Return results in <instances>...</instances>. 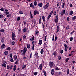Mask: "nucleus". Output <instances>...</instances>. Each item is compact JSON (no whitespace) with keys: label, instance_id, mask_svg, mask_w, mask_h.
Here are the masks:
<instances>
[{"label":"nucleus","instance_id":"obj_17","mask_svg":"<svg viewBox=\"0 0 76 76\" xmlns=\"http://www.w3.org/2000/svg\"><path fill=\"white\" fill-rule=\"evenodd\" d=\"M5 47V45L4 44L2 45L1 47V48H2V49L4 48V47Z\"/></svg>","mask_w":76,"mask_h":76},{"label":"nucleus","instance_id":"obj_8","mask_svg":"<svg viewBox=\"0 0 76 76\" xmlns=\"http://www.w3.org/2000/svg\"><path fill=\"white\" fill-rule=\"evenodd\" d=\"M35 39V37L34 36H32L31 38L30 39V41H34Z\"/></svg>","mask_w":76,"mask_h":76},{"label":"nucleus","instance_id":"obj_15","mask_svg":"<svg viewBox=\"0 0 76 76\" xmlns=\"http://www.w3.org/2000/svg\"><path fill=\"white\" fill-rule=\"evenodd\" d=\"M4 39H5L4 37L2 38V39L1 40V42L3 43V42H4Z\"/></svg>","mask_w":76,"mask_h":76},{"label":"nucleus","instance_id":"obj_16","mask_svg":"<svg viewBox=\"0 0 76 76\" xmlns=\"http://www.w3.org/2000/svg\"><path fill=\"white\" fill-rule=\"evenodd\" d=\"M34 47H35V43H34L32 48H31L32 50H34Z\"/></svg>","mask_w":76,"mask_h":76},{"label":"nucleus","instance_id":"obj_10","mask_svg":"<svg viewBox=\"0 0 76 76\" xmlns=\"http://www.w3.org/2000/svg\"><path fill=\"white\" fill-rule=\"evenodd\" d=\"M39 67L40 70H42V64H40Z\"/></svg>","mask_w":76,"mask_h":76},{"label":"nucleus","instance_id":"obj_37","mask_svg":"<svg viewBox=\"0 0 76 76\" xmlns=\"http://www.w3.org/2000/svg\"><path fill=\"white\" fill-rule=\"evenodd\" d=\"M11 16V14H10L7 15V18H9Z\"/></svg>","mask_w":76,"mask_h":76},{"label":"nucleus","instance_id":"obj_26","mask_svg":"<svg viewBox=\"0 0 76 76\" xmlns=\"http://www.w3.org/2000/svg\"><path fill=\"white\" fill-rule=\"evenodd\" d=\"M10 61L11 62H13L14 61L13 60V58H10Z\"/></svg>","mask_w":76,"mask_h":76},{"label":"nucleus","instance_id":"obj_6","mask_svg":"<svg viewBox=\"0 0 76 76\" xmlns=\"http://www.w3.org/2000/svg\"><path fill=\"white\" fill-rule=\"evenodd\" d=\"M53 65H54V63H53V62H50L49 63V66L50 67H52L53 66Z\"/></svg>","mask_w":76,"mask_h":76},{"label":"nucleus","instance_id":"obj_1","mask_svg":"<svg viewBox=\"0 0 76 76\" xmlns=\"http://www.w3.org/2000/svg\"><path fill=\"white\" fill-rule=\"evenodd\" d=\"M27 51V48H26V47H25L23 49V56H25V53Z\"/></svg>","mask_w":76,"mask_h":76},{"label":"nucleus","instance_id":"obj_11","mask_svg":"<svg viewBox=\"0 0 76 76\" xmlns=\"http://www.w3.org/2000/svg\"><path fill=\"white\" fill-rule=\"evenodd\" d=\"M60 31V26H58L57 27V31L59 32Z\"/></svg>","mask_w":76,"mask_h":76},{"label":"nucleus","instance_id":"obj_58","mask_svg":"<svg viewBox=\"0 0 76 76\" xmlns=\"http://www.w3.org/2000/svg\"><path fill=\"white\" fill-rule=\"evenodd\" d=\"M69 60V58H67L66 60V62H67Z\"/></svg>","mask_w":76,"mask_h":76},{"label":"nucleus","instance_id":"obj_62","mask_svg":"<svg viewBox=\"0 0 76 76\" xmlns=\"http://www.w3.org/2000/svg\"><path fill=\"white\" fill-rule=\"evenodd\" d=\"M56 70H59L58 68V67H57V66L56 67Z\"/></svg>","mask_w":76,"mask_h":76},{"label":"nucleus","instance_id":"obj_40","mask_svg":"<svg viewBox=\"0 0 76 76\" xmlns=\"http://www.w3.org/2000/svg\"><path fill=\"white\" fill-rule=\"evenodd\" d=\"M57 74H58V75H61V72H58L57 73Z\"/></svg>","mask_w":76,"mask_h":76},{"label":"nucleus","instance_id":"obj_24","mask_svg":"<svg viewBox=\"0 0 76 76\" xmlns=\"http://www.w3.org/2000/svg\"><path fill=\"white\" fill-rule=\"evenodd\" d=\"M34 6H37V2H36V1H35L34 2Z\"/></svg>","mask_w":76,"mask_h":76},{"label":"nucleus","instance_id":"obj_36","mask_svg":"<svg viewBox=\"0 0 76 76\" xmlns=\"http://www.w3.org/2000/svg\"><path fill=\"white\" fill-rule=\"evenodd\" d=\"M64 47H65V48H68V47H67V45L66 44H64Z\"/></svg>","mask_w":76,"mask_h":76},{"label":"nucleus","instance_id":"obj_61","mask_svg":"<svg viewBox=\"0 0 76 76\" xmlns=\"http://www.w3.org/2000/svg\"><path fill=\"white\" fill-rule=\"evenodd\" d=\"M69 6L70 7H73V5H72V4H70L69 5Z\"/></svg>","mask_w":76,"mask_h":76},{"label":"nucleus","instance_id":"obj_35","mask_svg":"<svg viewBox=\"0 0 76 76\" xmlns=\"http://www.w3.org/2000/svg\"><path fill=\"white\" fill-rule=\"evenodd\" d=\"M26 66L25 65H23L22 67V69H25V67H26Z\"/></svg>","mask_w":76,"mask_h":76},{"label":"nucleus","instance_id":"obj_51","mask_svg":"<svg viewBox=\"0 0 76 76\" xmlns=\"http://www.w3.org/2000/svg\"><path fill=\"white\" fill-rule=\"evenodd\" d=\"M70 41H73V37H71L70 39Z\"/></svg>","mask_w":76,"mask_h":76},{"label":"nucleus","instance_id":"obj_29","mask_svg":"<svg viewBox=\"0 0 76 76\" xmlns=\"http://www.w3.org/2000/svg\"><path fill=\"white\" fill-rule=\"evenodd\" d=\"M69 69H67V75H69Z\"/></svg>","mask_w":76,"mask_h":76},{"label":"nucleus","instance_id":"obj_42","mask_svg":"<svg viewBox=\"0 0 76 76\" xmlns=\"http://www.w3.org/2000/svg\"><path fill=\"white\" fill-rule=\"evenodd\" d=\"M27 30L26 29V28H25L23 30V32H26Z\"/></svg>","mask_w":76,"mask_h":76},{"label":"nucleus","instance_id":"obj_9","mask_svg":"<svg viewBox=\"0 0 76 76\" xmlns=\"http://www.w3.org/2000/svg\"><path fill=\"white\" fill-rule=\"evenodd\" d=\"M39 13V12L37 11H35L34 12V15H36V14L38 15Z\"/></svg>","mask_w":76,"mask_h":76},{"label":"nucleus","instance_id":"obj_33","mask_svg":"<svg viewBox=\"0 0 76 76\" xmlns=\"http://www.w3.org/2000/svg\"><path fill=\"white\" fill-rule=\"evenodd\" d=\"M37 74H38V72H36L34 73V75L35 76H37Z\"/></svg>","mask_w":76,"mask_h":76},{"label":"nucleus","instance_id":"obj_14","mask_svg":"<svg viewBox=\"0 0 76 76\" xmlns=\"http://www.w3.org/2000/svg\"><path fill=\"white\" fill-rule=\"evenodd\" d=\"M38 6L39 7H42V3H39L38 4Z\"/></svg>","mask_w":76,"mask_h":76},{"label":"nucleus","instance_id":"obj_12","mask_svg":"<svg viewBox=\"0 0 76 76\" xmlns=\"http://www.w3.org/2000/svg\"><path fill=\"white\" fill-rule=\"evenodd\" d=\"M51 74L52 75H53L54 74V70L53 69L51 71Z\"/></svg>","mask_w":76,"mask_h":76},{"label":"nucleus","instance_id":"obj_20","mask_svg":"<svg viewBox=\"0 0 76 76\" xmlns=\"http://www.w3.org/2000/svg\"><path fill=\"white\" fill-rule=\"evenodd\" d=\"M42 19L43 21L45 22V17H44V16H42Z\"/></svg>","mask_w":76,"mask_h":76},{"label":"nucleus","instance_id":"obj_43","mask_svg":"<svg viewBox=\"0 0 76 76\" xmlns=\"http://www.w3.org/2000/svg\"><path fill=\"white\" fill-rule=\"evenodd\" d=\"M4 29H2L0 30V32H4Z\"/></svg>","mask_w":76,"mask_h":76},{"label":"nucleus","instance_id":"obj_48","mask_svg":"<svg viewBox=\"0 0 76 76\" xmlns=\"http://www.w3.org/2000/svg\"><path fill=\"white\" fill-rule=\"evenodd\" d=\"M60 53H61V54H63V50H61Z\"/></svg>","mask_w":76,"mask_h":76},{"label":"nucleus","instance_id":"obj_44","mask_svg":"<svg viewBox=\"0 0 76 76\" xmlns=\"http://www.w3.org/2000/svg\"><path fill=\"white\" fill-rule=\"evenodd\" d=\"M69 29V26H67L66 27V30H68Z\"/></svg>","mask_w":76,"mask_h":76},{"label":"nucleus","instance_id":"obj_56","mask_svg":"<svg viewBox=\"0 0 76 76\" xmlns=\"http://www.w3.org/2000/svg\"><path fill=\"white\" fill-rule=\"evenodd\" d=\"M47 39V36H45V41H46V39Z\"/></svg>","mask_w":76,"mask_h":76},{"label":"nucleus","instance_id":"obj_49","mask_svg":"<svg viewBox=\"0 0 76 76\" xmlns=\"http://www.w3.org/2000/svg\"><path fill=\"white\" fill-rule=\"evenodd\" d=\"M44 75L45 76H46L47 75V72L45 71L44 72Z\"/></svg>","mask_w":76,"mask_h":76},{"label":"nucleus","instance_id":"obj_2","mask_svg":"<svg viewBox=\"0 0 76 76\" xmlns=\"http://www.w3.org/2000/svg\"><path fill=\"white\" fill-rule=\"evenodd\" d=\"M15 33L14 34V33H13V32H12V39L13 41H14L15 40Z\"/></svg>","mask_w":76,"mask_h":76},{"label":"nucleus","instance_id":"obj_55","mask_svg":"<svg viewBox=\"0 0 76 76\" xmlns=\"http://www.w3.org/2000/svg\"><path fill=\"white\" fill-rule=\"evenodd\" d=\"M11 44L12 45H14V44H15V42L14 41L12 42H11Z\"/></svg>","mask_w":76,"mask_h":76},{"label":"nucleus","instance_id":"obj_63","mask_svg":"<svg viewBox=\"0 0 76 76\" xmlns=\"http://www.w3.org/2000/svg\"><path fill=\"white\" fill-rule=\"evenodd\" d=\"M75 30H74L73 31H72L71 33V34H73V33H74V32H75Z\"/></svg>","mask_w":76,"mask_h":76},{"label":"nucleus","instance_id":"obj_7","mask_svg":"<svg viewBox=\"0 0 76 76\" xmlns=\"http://www.w3.org/2000/svg\"><path fill=\"white\" fill-rule=\"evenodd\" d=\"M65 13V10H64L63 11H62L61 12V15L62 16L63 15H64Z\"/></svg>","mask_w":76,"mask_h":76},{"label":"nucleus","instance_id":"obj_52","mask_svg":"<svg viewBox=\"0 0 76 76\" xmlns=\"http://www.w3.org/2000/svg\"><path fill=\"white\" fill-rule=\"evenodd\" d=\"M65 4V3H64L62 5V8H63L64 7Z\"/></svg>","mask_w":76,"mask_h":76},{"label":"nucleus","instance_id":"obj_46","mask_svg":"<svg viewBox=\"0 0 76 76\" xmlns=\"http://www.w3.org/2000/svg\"><path fill=\"white\" fill-rule=\"evenodd\" d=\"M54 35H53V38H52L53 41H54Z\"/></svg>","mask_w":76,"mask_h":76},{"label":"nucleus","instance_id":"obj_21","mask_svg":"<svg viewBox=\"0 0 76 76\" xmlns=\"http://www.w3.org/2000/svg\"><path fill=\"white\" fill-rule=\"evenodd\" d=\"M72 14H73V11H70L69 12V15H72Z\"/></svg>","mask_w":76,"mask_h":76},{"label":"nucleus","instance_id":"obj_38","mask_svg":"<svg viewBox=\"0 0 76 76\" xmlns=\"http://www.w3.org/2000/svg\"><path fill=\"white\" fill-rule=\"evenodd\" d=\"M54 56H56L57 55V52H55L53 53Z\"/></svg>","mask_w":76,"mask_h":76},{"label":"nucleus","instance_id":"obj_50","mask_svg":"<svg viewBox=\"0 0 76 76\" xmlns=\"http://www.w3.org/2000/svg\"><path fill=\"white\" fill-rule=\"evenodd\" d=\"M0 17L1 18H3V15H0Z\"/></svg>","mask_w":76,"mask_h":76},{"label":"nucleus","instance_id":"obj_39","mask_svg":"<svg viewBox=\"0 0 76 76\" xmlns=\"http://www.w3.org/2000/svg\"><path fill=\"white\" fill-rule=\"evenodd\" d=\"M26 36L25 35H24V36H23V40H25L26 39Z\"/></svg>","mask_w":76,"mask_h":76},{"label":"nucleus","instance_id":"obj_57","mask_svg":"<svg viewBox=\"0 0 76 76\" xmlns=\"http://www.w3.org/2000/svg\"><path fill=\"white\" fill-rule=\"evenodd\" d=\"M57 13V12L56 11H54L53 14L54 15H56V14Z\"/></svg>","mask_w":76,"mask_h":76},{"label":"nucleus","instance_id":"obj_54","mask_svg":"<svg viewBox=\"0 0 76 76\" xmlns=\"http://www.w3.org/2000/svg\"><path fill=\"white\" fill-rule=\"evenodd\" d=\"M36 57H38V52H36L35 54Z\"/></svg>","mask_w":76,"mask_h":76},{"label":"nucleus","instance_id":"obj_27","mask_svg":"<svg viewBox=\"0 0 76 76\" xmlns=\"http://www.w3.org/2000/svg\"><path fill=\"white\" fill-rule=\"evenodd\" d=\"M14 58V60H16V59H17V56H16V55H15Z\"/></svg>","mask_w":76,"mask_h":76},{"label":"nucleus","instance_id":"obj_30","mask_svg":"<svg viewBox=\"0 0 76 76\" xmlns=\"http://www.w3.org/2000/svg\"><path fill=\"white\" fill-rule=\"evenodd\" d=\"M12 56H13V54L12 53H10V57L12 58Z\"/></svg>","mask_w":76,"mask_h":76},{"label":"nucleus","instance_id":"obj_28","mask_svg":"<svg viewBox=\"0 0 76 76\" xmlns=\"http://www.w3.org/2000/svg\"><path fill=\"white\" fill-rule=\"evenodd\" d=\"M27 48H28V49H29V48H30V45L29 44H28L27 45Z\"/></svg>","mask_w":76,"mask_h":76},{"label":"nucleus","instance_id":"obj_5","mask_svg":"<svg viewBox=\"0 0 76 76\" xmlns=\"http://www.w3.org/2000/svg\"><path fill=\"white\" fill-rule=\"evenodd\" d=\"M58 15H57L56 16L55 20V22L56 23H57L58 22Z\"/></svg>","mask_w":76,"mask_h":76},{"label":"nucleus","instance_id":"obj_31","mask_svg":"<svg viewBox=\"0 0 76 76\" xmlns=\"http://www.w3.org/2000/svg\"><path fill=\"white\" fill-rule=\"evenodd\" d=\"M4 13H5L6 15H7L8 14H9V12H4Z\"/></svg>","mask_w":76,"mask_h":76},{"label":"nucleus","instance_id":"obj_22","mask_svg":"<svg viewBox=\"0 0 76 76\" xmlns=\"http://www.w3.org/2000/svg\"><path fill=\"white\" fill-rule=\"evenodd\" d=\"M41 17H40V19L39 20V23L41 24Z\"/></svg>","mask_w":76,"mask_h":76},{"label":"nucleus","instance_id":"obj_25","mask_svg":"<svg viewBox=\"0 0 76 76\" xmlns=\"http://www.w3.org/2000/svg\"><path fill=\"white\" fill-rule=\"evenodd\" d=\"M4 54L5 55H7L8 54V52L7 51H6L4 52Z\"/></svg>","mask_w":76,"mask_h":76},{"label":"nucleus","instance_id":"obj_34","mask_svg":"<svg viewBox=\"0 0 76 76\" xmlns=\"http://www.w3.org/2000/svg\"><path fill=\"white\" fill-rule=\"evenodd\" d=\"M11 50V48L10 47H8L7 48V50L10 51Z\"/></svg>","mask_w":76,"mask_h":76},{"label":"nucleus","instance_id":"obj_32","mask_svg":"<svg viewBox=\"0 0 76 76\" xmlns=\"http://www.w3.org/2000/svg\"><path fill=\"white\" fill-rule=\"evenodd\" d=\"M19 13L20 14H23V12L22 11H19Z\"/></svg>","mask_w":76,"mask_h":76},{"label":"nucleus","instance_id":"obj_13","mask_svg":"<svg viewBox=\"0 0 76 76\" xmlns=\"http://www.w3.org/2000/svg\"><path fill=\"white\" fill-rule=\"evenodd\" d=\"M42 40H39V43L40 45H41V44H42Z\"/></svg>","mask_w":76,"mask_h":76},{"label":"nucleus","instance_id":"obj_23","mask_svg":"<svg viewBox=\"0 0 76 76\" xmlns=\"http://www.w3.org/2000/svg\"><path fill=\"white\" fill-rule=\"evenodd\" d=\"M40 53L41 54H43V49L42 48L41 49V50L40 51Z\"/></svg>","mask_w":76,"mask_h":76},{"label":"nucleus","instance_id":"obj_3","mask_svg":"<svg viewBox=\"0 0 76 76\" xmlns=\"http://www.w3.org/2000/svg\"><path fill=\"white\" fill-rule=\"evenodd\" d=\"M50 4L49 3H48L47 4H46V5H44L43 8L44 9H46L48 8V6H49V5Z\"/></svg>","mask_w":76,"mask_h":76},{"label":"nucleus","instance_id":"obj_60","mask_svg":"<svg viewBox=\"0 0 76 76\" xmlns=\"http://www.w3.org/2000/svg\"><path fill=\"white\" fill-rule=\"evenodd\" d=\"M65 48V51H67V48Z\"/></svg>","mask_w":76,"mask_h":76},{"label":"nucleus","instance_id":"obj_18","mask_svg":"<svg viewBox=\"0 0 76 76\" xmlns=\"http://www.w3.org/2000/svg\"><path fill=\"white\" fill-rule=\"evenodd\" d=\"M16 69V65H15L14 68H13V71H15Z\"/></svg>","mask_w":76,"mask_h":76},{"label":"nucleus","instance_id":"obj_41","mask_svg":"<svg viewBox=\"0 0 76 76\" xmlns=\"http://www.w3.org/2000/svg\"><path fill=\"white\" fill-rule=\"evenodd\" d=\"M72 19H73V20H75V19H76V16H74L72 17Z\"/></svg>","mask_w":76,"mask_h":76},{"label":"nucleus","instance_id":"obj_53","mask_svg":"<svg viewBox=\"0 0 76 76\" xmlns=\"http://www.w3.org/2000/svg\"><path fill=\"white\" fill-rule=\"evenodd\" d=\"M32 3H31L30 5V7H32Z\"/></svg>","mask_w":76,"mask_h":76},{"label":"nucleus","instance_id":"obj_59","mask_svg":"<svg viewBox=\"0 0 76 76\" xmlns=\"http://www.w3.org/2000/svg\"><path fill=\"white\" fill-rule=\"evenodd\" d=\"M53 10L50 13V15H52V14H53Z\"/></svg>","mask_w":76,"mask_h":76},{"label":"nucleus","instance_id":"obj_47","mask_svg":"<svg viewBox=\"0 0 76 76\" xmlns=\"http://www.w3.org/2000/svg\"><path fill=\"white\" fill-rule=\"evenodd\" d=\"M30 15H31V18H33V16H32V13H31V12H30Z\"/></svg>","mask_w":76,"mask_h":76},{"label":"nucleus","instance_id":"obj_45","mask_svg":"<svg viewBox=\"0 0 76 76\" xmlns=\"http://www.w3.org/2000/svg\"><path fill=\"white\" fill-rule=\"evenodd\" d=\"M57 39V36H56L55 37V41H56V40Z\"/></svg>","mask_w":76,"mask_h":76},{"label":"nucleus","instance_id":"obj_19","mask_svg":"<svg viewBox=\"0 0 76 76\" xmlns=\"http://www.w3.org/2000/svg\"><path fill=\"white\" fill-rule=\"evenodd\" d=\"M2 66H3V67H6V64L5 63L3 64H2Z\"/></svg>","mask_w":76,"mask_h":76},{"label":"nucleus","instance_id":"obj_4","mask_svg":"<svg viewBox=\"0 0 76 76\" xmlns=\"http://www.w3.org/2000/svg\"><path fill=\"white\" fill-rule=\"evenodd\" d=\"M12 68H13V65H11L10 66L8 65L7 66V69H10V70H11Z\"/></svg>","mask_w":76,"mask_h":76},{"label":"nucleus","instance_id":"obj_64","mask_svg":"<svg viewBox=\"0 0 76 76\" xmlns=\"http://www.w3.org/2000/svg\"><path fill=\"white\" fill-rule=\"evenodd\" d=\"M4 10L5 11V12H8V10H7V9H5Z\"/></svg>","mask_w":76,"mask_h":76}]
</instances>
